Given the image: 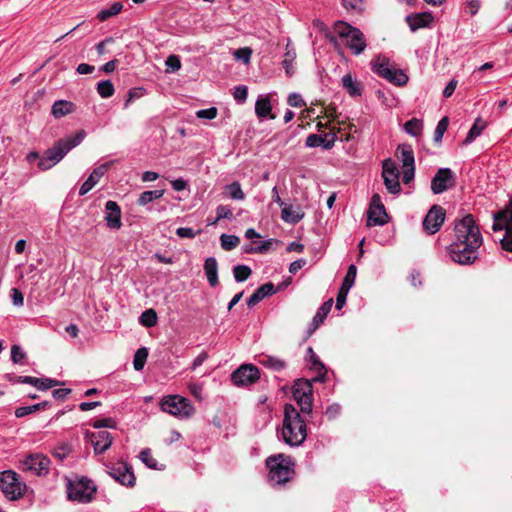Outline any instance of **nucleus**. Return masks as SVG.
I'll use <instances>...</instances> for the list:
<instances>
[{
    "instance_id": "obj_26",
    "label": "nucleus",
    "mask_w": 512,
    "mask_h": 512,
    "mask_svg": "<svg viewBox=\"0 0 512 512\" xmlns=\"http://www.w3.org/2000/svg\"><path fill=\"white\" fill-rule=\"evenodd\" d=\"M342 86L351 97H358L362 94L363 86L361 82L355 80L351 74L342 77Z\"/></svg>"
},
{
    "instance_id": "obj_49",
    "label": "nucleus",
    "mask_w": 512,
    "mask_h": 512,
    "mask_svg": "<svg viewBox=\"0 0 512 512\" xmlns=\"http://www.w3.org/2000/svg\"><path fill=\"white\" fill-rule=\"evenodd\" d=\"M255 292L263 300L264 298L276 293V289L273 283L268 282L261 285Z\"/></svg>"
},
{
    "instance_id": "obj_25",
    "label": "nucleus",
    "mask_w": 512,
    "mask_h": 512,
    "mask_svg": "<svg viewBox=\"0 0 512 512\" xmlns=\"http://www.w3.org/2000/svg\"><path fill=\"white\" fill-rule=\"evenodd\" d=\"M304 217V212L299 206L288 205L282 209L281 218L291 224H296Z\"/></svg>"
},
{
    "instance_id": "obj_41",
    "label": "nucleus",
    "mask_w": 512,
    "mask_h": 512,
    "mask_svg": "<svg viewBox=\"0 0 512 512\" xmlns=\"http://www.w3.org/2000/svg\"><path fill=\"white\" fill-rule=\"evenodd\" d=\"M140 322L145 327H153L157 324V314L153 309L144 311L140 316Z\"/></svg>"
},
{
    "instance_id": "obj_63",
    "label": "nucleus",
    "mask_w": 512,
    "mask_h": 512,
    "mask_svg": "<svg viewBox=\"0 0 512 512\" xmlns=\"http://www.w3.org/2000/svg\"><path fill=\"white\" fill-rule=\"evenodd\" d=\"M499 218L503 219L504 222L512 223V197L505 210L499 213Z\"/></svg>"
},
{
    "instance_id": "obj_27",
    "label": "nucleus",
    "mask_w": 512,
    "mask_h": 512,
    "mask_svg": "<svg viewBox=\"0 0 512 512\" xmlns=\"http://www.w3.org/2000/svg\"><path fill=\"white\" fill-rule=\"evenodd\" d=\"M333 305V299H329L324 302L321 307L318 309L317 313L312 319L310 333L315 331L324 321L328 313L331 311Z\"/></svg>"
},
{
    "instance_id": "obj_19",
    "label": "nucleus",
    "mask_w": 512,
    "mask_h": 512,
    "mask_svg": "<svg viewBox=\"0 0 512 512\" xmlns=\"http://www.w3.org/2000/svg\"><path fill=\"white\" fill-rule=\"evenodd\" d=\"M106 215L105 221L111 229H119L122 226L121 210L115 201H107L105 204Z\"/></svg>"
},
{
    "instance_id": "obj_38",
    "label": "nucleus",
    "mask_w": 512,
    "mask_h": 512,
    "mask_svg": "<svg viewBox=\"0 0 512 512\" xmlns=\"http://www.w3.org/2000/svg\"><path fill=\"white\" fill-rule=\"evenodd\" d=\"M252 271L247 265H236L233 268V275L236 282H243L249 278Z\"/></svg>"
},
{
    "instance_id": "obj_56",
    "label": "nucleus",
    "mask_w": 512,
    "mask_h": 512,
    "mask_svg": "<svg viewBox=\"0 0 512 512\" xmlns=\"http://www.w3.org/2000/svg\"><path fill=\"white\" fill-rule=\"evenodd\" d=\"M287 102L292 107L301 108L306 105L305 101L303 100L302 96L297 93H292L288 96Z\"/></svg>"
},
{
    "instance_id": "obj_54",
    "label": "nucleus",
    "mask_w": 512,
    "mask_h": 512,
    "mask_svg": "<svg viewBox=\"0 0 512 512\" xmlns=\"http://www.w3.org/2000/svg\"><path fill=\"white\" fill-rule=\"evenodd\" d=\"M141 461L145 463L148 467L154 468L157 464L156 460L152 457L149 449H144L140 452L139 455Z\"/></svg>"
},
{
    "instance_id": "obj_5",
    "label": "nucleus",
    "mask_w": 512,
    "mask_h": 512,
    "mask_svg": "<svg viewBox=\"0 0 512 512\" xmlns=\"http://www.w3.org/2000/svg\"><path fill=\"white\" fill-rule=\"evenodd\" d=\"M374 73L397 86H404L408 82V76L403 70L396 68L386 57H377L371 61Z\"/></svg>"
},
{
    "instance_id": "obj_46",
    "label": "nucleus",
    "mask_w": 512,
    "mask_h": 512,
    "mask_svg": "<svg viewBox=\"0 0 512 512\" xmlns=\"http://www.w3.org/2000/svg\"><path fill=\"white\" fill-rule=\"evenodd\" d=\"M295 58L296 52L294 50L288 49L287 52L285 53V58L282 62L283 67L288 75H292L294 72L292 63L295 60Z\"/></svg>"
},
{
    "instance_id": "obj_32",
    "label": "nucleus",
    "mask_w": 512,
    "mask_h": 512,
    "mask_svg": "<svg viewBox=\"0 0 512 512\" xmlns=\"http://www.w3.org/2000/svg\"><path fill=\"white\" fill-rule=\"evenodd\" d=\"M485 127H486V122L483 121L481 118H477L475 120L474 124L472 125V127L470 128L464 143L465 144L472 143L481 134V132L485 129Z\"/></svg>"
},
{
    "instance_id": "obj_7",
    "label": "nucleus",
    "mask_w": 512,
    "mask_h": 512,
    "mask_svg": "<svg viewBox=\"0 0 512 512\" xmlns=\"http://www.w3.org/2000/svg\"><path fill=\"white\" fill-rule=\"evenodd\" d=\"M26 489V484L15 471L5 470L0 473V490L8 500L15 501L22 498Z\"/></svg>"
},
{
    "instance_id": "obj_48",
    "label": "nucleus",
    "mask_w": 512,
    "mask_h": 512,
    "mask_svg": "<svg viewBox=\"0 0 512 512\" xmlns=\"http://www.w3.org/2000/svg\"><path fill=\"white\" fill-rule=\"evenodd\" d=\"M235 59L241 60L243 63L248 64L251 59L252 50L249 47L239 48L233 53Z\"/></svg>"
},
{
    "instance_id": "obj_59",
    "label": "nucleus",
    "mask_w": 512,
    "mask_h": 512,
    "mask_svg": "<svg viewBox=\"0 0 512 512\" xmlns=\"http://www.w3.org/2000/svg\"><path fill=\"white\" fill-rule=\"evenodd\" d=\"M348 293L349 289L340 287L336 298V308L338 310H340L345 305Z\"/></svg>"
},
{
    "instance_id": "obj_33",
    "label": "nucleus",
    "mask_w": 512,
    "mask_h": 512,
    "mask_svg": "<svg viewBox=\"0 0 512 512\" xmlns=\"http://www.w3.org/2000/svg\"><path fill=\"white\" fill-rule=\"evenodd\" d=\"M123 5L121 2H114L111 4L109 8L102 9L97 14V19L99 21H105L108 18L115 16L121 12Z\"/></svg>"
},
{
    "instance_id": "obj_22",
    "label": "nucleus",
    "mask_w": 512,
    "mask_h": 512,
    "mask_svg": "<svg viewBox=\"0 0 512 512\" xmlns=\"http://www.w3.org/2000/svg\"><path fill=\"white\" fill-rule=\"evenodd\" d=\"M112 436L107 431H100L91 434V442L97 454L105 452L112 444Z\"/></svg>"
},
{
    "instance_id": "obj_18",
    "label": "nucleus",
    "mask_w": 512,
    "mask_h": 512,
    "mask_svg": "<svg viewBox=\"0 0 512 512\" xmlns=\"http://www.w3.org/2000/svg\"><path fill=\"white\" fill-rule=\"evenodd\" d=\"M109 475L122 485L131 487L135 483L134 473L132 472L131 468L124 462L113 466L109 471Z\"/></svg>"
},
{
    "instance_id": "obj_40",
    "label": "nucleus",
    "mask_w": 512,
    "mask_h": 512,
    "mask_svg": "<svg viewBox=\"0 0 512 512\" xmlns=\"http://www.w3.org/2000/svg\"><path fill=\"white\" fill-rule=\"evenodd\" d=\"M220 241L221 247L226 251H230L237 247V245L240 242V239L235 235L222 234L220 237Z\"/></svg>"
},
{
    "instance_id": "obj_30",
    "label": "nucleus",
    "mask_w": 512,
    "mask_h": 512,
    "mask_svg": "<svg viewBox=\"0 0 512 512\" xmlns=\"http://www.w3.org/2000/svg\"><path fill=\"white\" fill-rule=\"evenodd\" d=\"M224 194L232 200L242 201L245 199V193L243 192L240 183L237 181L226 185L224 187Z\"/></svg>"
},
{
    "instance_id": "obj_12",
    "label": "nucleus",
    "mask_w": 512,
    "mask_h": 512,
    "mask_svg": "<svg viewBox=\"0 0 512 512\" xmlns=\"http://www.w3.org/2000/svg\"><path fill=\"white\" fill-rule=\"evenodd\" d=\"M50 459L44 454H29L21 461V468L38 476H46L50 470Z\"/></svg>"
},
{
    "instance_id": "obj_44",
    "label": "nucleus",
    "mask_w": 512,
    "mask_h": 512,
    "mask_svg": "<svg viewBox=\"0 0 512 512\" xmlns=\"http://www.w3.org/2000/svg\"><path fill=\"white\" fill-rule=\"evenodd\" d=\"M357 269L355 265H350L348 267L346 276L342 282L341 287L346 289H351V287L354 285L355 279H356Z\"/></svg>"
},
{
    "instance_id": "obj_35",
    "label": "nucleus",
    "mask_w": 512,
    "mask_h": 512,
    "mask_svg": "<svg viewBox=\"0 0 512 512\" xmlns=\"http://www.w3.org/2000/svg\"><path fill=\"white\" fill-rule=\"evenodd\" d=\"M423 123L421 120L413 118L407 121L404 125V130L411 136L417 137L421 134Z\"/></svg>"
},
{
    "instance_id": "obj_34",
    "label": "nucleus",
    "mask_w": 512,
    "mask_h": 512,
    "mask_svg": "<svg viewBox=\"0 0 512 512\" xmlns=\"http://www.w3.org/2000/svg\"><path fill=\"white\" fill-rule=\"evenodd\" d=\"M164 195V190H150L144 191L140 194L138 198V204L141 206H145L148 203L152 202L155 199H159Z\"/></svg>"
},
{
    "instance_id": "obj_13",
    "label": "nucleus",
    "mask_w": 512,
    "mask_h": 512,
    "mask_svg": "<svg viewBox=\"0 0 512 512\" xmlns=\"http://www.w3.org/2000/svg\"><path fill=\"white\" fill-rule=\"evenodd\" d=\"M382 168V177L386 189L392 194H398L401 187L399 183V171L395 162L391 158L385 159Z\"/></svg>"
},
{
    "instance_id": "obj_53",
    "label": "nucleus",
    "mask_w": 512,
    "mask_h": 512,
    "mask_svg": "<svg viewBox=\"0 0 512 512\" xmlns=\"http://www.w3.org/2000/svg\"><path fill=\"white\" fill-rule=\"evenodd\" d=\"M233 96L236 101L245 102L248 96V88L244 85L235 87Z\"/></svg>"
},
{
    "instance_id": "obj_14",
    "label": "nucleus",
    "mask_w": 512,
    "mask_h": 512,
    "mask_svg": "<svg viewBox=\"0 0 512 512\" xmlns=\"http://www.w3.org/2000/svg\"><path fill=\"white\" fill-rule=\"evenodd\" d=\"M260 377L259 370L253 365H242L231 375V380L236 386H248L254 384Z\"/></svg>"
},
{
    "instance_id": "obj_64",
    "label": "nucleus",
    "mask_w": 512,
    "mask_h": 512,
    "mask_svg": "<svg viewBox=\"0 0 512 512\" xmlns=\"http://www.w3.org/2000/svg\"><path fill=\"white\" fill-rule=\"evenodd\" d=\"M480 8V3L478 0H469L466 2L465 10L470 15L474 16L478 13Z\"/></svg>"
},
{
    "instance_id": "obj_36",
    "label": "nucleus",
    "mask_w": 512,
    "mask_h": 512,
    "mask_svg": "<svg viewBox=\"0 0 512 512\" xmlns=\"http://www.w3.org/2000/svg\"><path fill=\"white\" fill-rule=\"evenodd\" d=\"M260 362L264 366L275 371H281L286 367V364L283 360L272 356H265Z\"/></svg>"
},
{
    "instance_id": "obj_28",
    "label": "nucleus",
    "mask_w": 512,
    "mask_h": 512,
    "mask_svg": "<svg viewBox=\"0 0 512 512\" xmlns=\"http://www.w3.org/2000/svg\"><path fill=\"white\" fill-rule=\"evenodd\" d=\"M74 110L75 105L72 102L66 100H58L54 102L51 113L55 118H61L73 113Z\"/></svg>"
},
{
    "instance_id": "obj_39",
    "label": "nucleus",
    "mask_w": 512,
    "mask_h": 512,
    "mask_svg": "<svg viewBox=\"0 0 512 512\" xmlns=\"http://www.w3.org/2000/svg\"><path fill=\"white\" fill-rule=\"evenodd\" d=\"M147 357L148 351L146 348H140L136 351L133 359V366L136 371H140L143 369Z\"/></svg>"
},
{
    "instance_id": "obj_20",
    "label": "nucleus",
    "mask_w": 512,
    "mask_h": 512,
    "mask_svg": "<svg viewBox=\"0 0 512 512\" xmlns=\"http://www.w3.org/2000/svg\"><path fill=\"white\" fill-rule=\"evenodd\" d=\"M110 166V163H104L95 168L89 175L88 179L81 185L79 194L81 196L87 194L103 177Z\"/></svg>"
},
{
    "instance_id": "obj_15",
    "label": "nucleus",
    "mask_w": 512,
    "mask_h": 512,
    "mask_svg": "<svg viewBox=\"0 0 512 512\" xmlns=\"http://www.w3.org/2000/svg\"><path fill=\"white\" fill-rule=\"evenodd\" d=\"M387 213L384 205L381 203V198L378 194H374L371 199L370 208L368 211L367 226L384 225L387 222Z\"/></svg>"
},
{
    "instance_id": "obj_37",
    "label": "nucleus",
    "mask_w": 512,
    "mask_h": 512,
    "mask_svg": "<svg viewBox=\"0 0 512 512\" xmlns=\"http://www.w3.org/2000/svg\"><path fill=\"white\" fill-rule=\"evenodd\" d=\"M311 369L318 373V376L314 378L315 381H324L326 369L324 364L318 359L316 354H313V357L311 358Z\"/></svg>"
},
{
    "instance_id": "obj_57",
    "label": "nucleus",
    "mask_w": 512,
    "mask_h": 512,
    "mask_svg": "<svg viewBox=\"0 0 512 512\" xmlns=\"http://www.w3.org/2000/svg\"><path fill=\"white\" fill-rule=\"evenodd\" d=\"M37 410H39V405L19 407L15 410V416L17 418H21V417L29 415Z\"/></svg>"
},
{
    "instance_id": "obj_6",
    "label": "nucleus",
    "mask_w": 512,
    "mask_h": 512,
    "mask_svg": "<svg viewBox=\"0 0 512 512\" xmlns=\"http://www.w3.org/2000/svg\"><path fill=\"white\" fill-rule=\"evenodd\" d=\"M267 466L270 469L269 481L272 485L284 484L291 479L293 469L289 457H285L283 454L269 457Z\"/></svg>"
},
{
    "instance_id": "obj_10",
    "label": "nucleus",
    "mask_w": 512,
    "mask_h": 512,
    "mask_svg": "<svg viewBox=\"0 0 512 512\" xmlns=\"http://www.w3.org/2000/svg\"><path fill=\"white\" fill-rule=\"evenodd\" d=\"M480 247L481 245L451 243L447 247V251L453 262L460 265H471L477 260Z\"/></svg>"
},
{
    "instance_id": "obj_42",
    "label": "nucleus",
    "mask_w": 512,
    "mask_h": 512,
    "mask_svg": "<svg viewBox=\"0 0 512 512\" xmlns=\"http://www.w3.org/2000/svg\"><path fill=\"white\" fill-rule=\"evenodd\" d=\"M97 92L102 98L111 97L114 94V86L110 80H104L98 83Z\"/></svg>"
},
{
    "instance_id": "obj_62",
    "label": "nucleus",
    "mask_w": 512,
    "mask_h": 512,
    "mask_svg": "<svg viewBox=\"0 0 512 512\" xmlns=\"http://www.w3.org/2000/svg\"><path fill=\"white\" fill-rule=\"evenodd\" d=\"M10 292L13 304L15 306H22L24 303V297L22 292L17 288H12Z\"/></svg>"
},
{
    "instance_id": "obj_24",
    "label": "nucleus",
    "mask_w": 512,
    "mask_h": 512,
    "mask_svg": "<svg viewBox=\"0 0 512 512\" xmlns=\"http://www.w3.org/2000/svg\"><path fill=\"white\" fill-rule=\"evenodd\" d=\"M204 271L211 287L218 285V263L214 257H208L204 262Z\"/></svg>"
},
{
    "instance_id": "obj_51",
    "label": "nucleus",
    "mask_w": 512,
    "mask_h": 512,
    "mask_svg": "<svg viewBox=\"0 0 512 512\" xmlns=\"http://www.w3.org/2000/svg\"><path fill=\"white\" fill-rule=\"evenodd\" d=\"M26 358V353L23 351V349L18 345H13L11 347V360L18 364L22 363L23 360Z\"/></svg>"
},
{
    "instance_id": "obj_45",
    "label": "nucleus",
    "mask_w": 512,
    "mask_h": 512,
    "mask_svg": "<svg viewBox=\"0 0 512 512\" xmlns=\"http://www.w3.org/2000/svg\"><path fill=\"white\" fill-rule=\"evenodd\" d=\"M501 245L504 250L512 252V223L505 222V235Z\"/></svg>"
},
{
    "instance_id": "obj_2",
    "label": "nucleus",
    "mask_w": 512,
    "mask_h": 512,
    "mask_svg": "<svg viewBox=\"0 0 512 512\" xmlns=\"http://www.w3.org/2000/svg\"><path fill=\"white\" fill-rule=\"evenodd\" d=\"M85 132L83 130L77 132L74 137L59 139L54 145L47 149L38 162V168L46 171L58 164L67 153L74 147L78 146L84 139Z\"/></svg>"
},
{
    "instance_id": "obj_8",
    "label": "nucleus",
    "mask_w": 512,
    "mask_h": 512,
    "mask_svg": "<svg viewBox=\"0 0 512 512\" xmlns=\"http://www.w3.org/2000/svg\"><path fill=\"white\" fill-rule=\"evenodd\" d=\"M161 409L179 419H189L195 413L192 403L180 395H168L161 400Z\"/></svg>"
},
{
    "instance_id": "obj_55",
    "label": "nucleus",
    "mask_w": 512,
    "mask_h": 512,
    "mask_svg": "<svg viewBox=\"0 0 512 512\" xmlns=\"http://www.w3.org/2000/svg\"><path fill=\"white\" fill-rule=\"evenodd\" d=\"M200 233H201V230L194 231L192 228H188V227H180V228H178L176 230V234L180 238L192 239V238H194L196 235H198Z\"/></svg>"
},
{
    "instance_id": "obj_61",
    "label": "nucleus",
    "mask_w": 512,
    "mask_h": 512,
    "mask_svg": "<svg viewBox=\"0 0 512 512\" xmlns=\"http://www.w3.org/2000/svg\"><path fill=\"white\" fill-rule=\"evenodd\" d=\"M143 96V89L142 88H133L131 90H129L128 92V97L124 103V107L127 108L130 104V102L133 100V99H137V98H140Z\"/></svg>"
},
{
    "instance_id": "obj_17",
    "label": "nucleus",
    "mask_w": 512,
    "mask_h": 512,
    "mask_svg": "<svg viewBox=\"0 0 512 512\" xmlns=\"http://www.w3.org/2000/svg\"><path fill=\"white\" fill-rule=\"evenodd\" d=\"M445 220V210L438 205L432 206L423 220V229L429 234L438 232Z\"/></svg>"
},
{
    "instance_id": "obj_52",
    "label": "nucleus",
    "mask_w": 512,
    "mask_h": 512,
    "mask_svg": "<svg viewBox=\"0 0 512 512\" xmlns=\"http://www.w3.org/2000/svg\"><path fill=\"white\" fill-rule=\"evenodd\" d=\"M167 71H178L181 68V62L178 56L170 55L165 61Z\"/></svg>"
},
{
    "instance_id": "obj_50",
    "label": "nucleus",
    "mask_w": 512,
    "mask_h": 512,
    "mask_svg": "<svg viewBox=\"0 0 512 512\" xmlns=\"http://www.w3.org/2000/svg\"><path fill=\"white\" fill-rule=\"evenodd\" d=\"M93 428L101 429V428H111L115 429L117 427V422L113 418H102L93 422Z\"/></svg>"
},
{
    "instance_id": "obj_47",
    "label": "nucleus",
    "mask_w": 512,
    "mask_h": 512,
    "mask_svg": "<svg viewBox=\"0 0 512 512\" xmlns=\"http://www.w3.org/2000/svg\"><path fill=\"white\" fill-rule=\"evenodd\" d=\"M449 120L447 117H443L437 124L436 129L434 131V140L436 142H440L445 131L448 128Z\"/></svg>"
},
{
    "instance_id": "obj_4",
    "label": "nucleus",
    "mask_w": 512,
    "mask_h": 512,
    "mask_svg": "<svg viewBox=\"0 0 512 512\" xmlns=\"http://www.w3.org/2000/svg\"><path fill=\"white\" fill-rule=\"evenodd\" d=\"M334 30L353 54L360 55L366 49V38L360 29L345 22H338L335 24Z\"/></svg>"
},
{
    "instance_id": "obj_16",
    "label": "nucleus",
    "mask_w": 512,
    "mask_h": 512,
    "mask_svg": "<svg viewBox=\"0 0 512 512\" xmlns=\"http://www.w3.org/2000/svg\"><path fill=\"white\" fill-rule=\"evenodd\" d=\"M454 185V173L449 168H440L431 181V190L434 194H440Z\"/></svg>"
},
{
    "instance_id": "obj_1",
    "label": "nucleus",
    "mask_w": 512,
    "mask_h": 512,
    "mask_svg": "<svg viewBox=\"0 0 512 512\" xmlns=\"http://www.w3.org/2000/svg\"><path fill=\"white\" fill-rule=\"evenodd\" d=\"M281 436L283 441L291 447L301 445L307 437L306 423L292 404L284 406Z\"/></svg>"
},
{
    "instance_id": "obj_3",
    "label": "nucleus",
    "mask_w": 512,
    "mask_h": 512,
    "mask_svg": "<svg viewBox=\"0 0 512 512\" xmlns=\"http://www.w3.org/2000/svg\"><path fill=\"white\" fill-rule=\"evenodd\" d=\"M455 240L452 243H461L462 245H482L483 239L478 226L471 215H466L455 222L454 226Z\"/></svg>"
},
{
    "instance_id": "obj_43",
    "label": "nucleus",
    "mask_w": 512,
    "mask_h": 512,
    "mask_svg": "<svg viewBox=\"0 0 512 512\" xmlns=\"http://www.w3.org/2000/svg\"><path fill=\"white\" fill-rule=\"evenodd\" d=\"M216 218L213 220V222H210L209 225H215L218 221L221 219H232L233 214L231 209L226 205H219L216 208Z\"/></svg>"
},
{
    "instance_id": "obj_31",
    "label": "nucleus",
    "mask_w": 512,
    "mask_h": 512,
    "mask_svg": "<svg viewBox=\"0 0 512 512\" xmlns=\"http://www.w3.org/2000/svg\"><path fill=\"white\" fill-rule=\"evenodd\" d=\"M400 154L398 157L402 162V167H408L414 165V153L410 145H401L397 149Z\"/></svg>"
},
{
    "instance_id": "obj_11",
    "label": "nucleus",
    "mask_w": 512,
    "mask_h": 512,
    "mask_svg": "<svg viewBox=\"0 0 512 512\" xmlns=\"http://www.w3.org/2000/svg\"><path fill=\"white\" fill-rule=\"evenodd\" d=\"M293 397L300 406L302 413L312 411L313 391L308 380H297L293 386Z\"/></svg>"
},
{
    "instance_id": "obj_29",
    "label": "nucleus",
    "mask_w": 512,
    "mask_h": 512,
    "mask_svg": "<svg viewBox=\"0 0 512 512\" xmlns=\"http://www.w3.org/2000/svg\"><path fill=\"white\" fill-rule=\"evenodd\" d=\"M272 106L270 103V99L268 97H259L255 104V113L259 118H266L270 116L271 119H274L275 116L271 115Z\"/></svg>"
},
{
    "instance_id": "obj_9",
    "label": "nucleus",
    "mask_w": 512,
    "mask_h": 512,
    "mask_svg": "<svg viewBox=\"0 0 512 512\" xmlns=\"http://www.w3.org/2000/svg\"><path fill=\"white\" fill-rule=\"evenodd\" d=\"M96 492V486L87 478L69 481L67 485L68 499L80 503H88Z\"/></svg>"
},
{
    "instance_id": "obj_60",
    "label": "nucleus",
    "mask_w": 512,
    "mask_h": 512,
    "mask_svg": "<svg viewBox=\"0 0 512 512\" xmlns=\"http://www.w3.org/2000/svg\"><path fill=\"white\" fill-rule=\"evenodd\" d=\"M343 6L347 10L360 12L362 10V0H343Z\"/></svg>"
},
{
    "instance_id": "obj_23",
    "label": "nucleus",
    "mask_w": 512,
    "mask_h": 512,
    "mask_svg": "<svg viewBox=\"0 0 512 512\" xmlns=\"http://www.w3.org/2000/svg\"><path fill=\"white\" fill-rule=\"evenodd\" d=\"M433 20L434 17L429 12L412 14L406 17V21L412 31L429 26Z\"/></svg>"
},
{
    "instance_id": "obj_21",
    "label": "nucleus",
    "mask_w": 512,
    "mask_h": 512,
    "mask_svg": "<svg viewBox=\"0 0 512 512\" xmlns=\"http://www.w3.org/2000/svg\"><path fill=\"white\" fill-rule=\"evenodd\" d=\"M16 382L30 384L42 391L58 386L60 384L59 381L54 379L36 378L32 376H18Z\"/></svg>"
},
{
    "instance_id": "obj_58",
    "label": "nucleus",
    "mask_w": 512,
    "mask_h": 512,
    "mask_svg": "<svg viewBox=\"0 0 512 512\" xmlns=\"http://www.w3.org/2000/svg\"><path fill=\"white\" fill-rule=\"evenodd\" d=\"M196 115L198 118L211 120L217 116V109L215 107H211L208 109L198 110Z\"/></svg>"
}]
</instances>
